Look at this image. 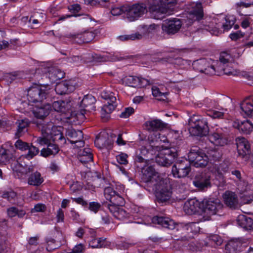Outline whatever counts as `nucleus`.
I'll return each instance as SVG.
<instances>
[{"label": "nucleus", "instance_id": "44", "mask_svg": "<svg viewBox=\"0 0 253 253\" xmlns=\"http://www.w3.org/2000/svg\"><path fill=\"white\" fill-rule=\"evenodd\" d=\"M253 129V124L249 120L244 121L239 125V129L245 134H249Z\"/></svg>", "mask_w": 253, "mask_h": 253}, {"label": "nucleus", "instance_id": "2", "mask_svg": "<svg viewBox=\"0 0 253 253\" xmlns=\"http://www.w3.org/2000/svg\"><path fill=\"white\" fill-rule=\"evenodd\" d=\"M233 58L230 53L228 51L221 52L219 54V59L213 62L217 75L222 73L227 75L236 76L237 72L233 67Z\"/></svg>", "mask_w": 253, "mask_h": 253}, {"label": "nucleus", "instance_id": "54", "mask_svg": "<svg viewBox=\"0 0 253 253\" xmlns=\"http://www.w3.org/2000/svg\"><path fill=\"white\" fill-rule=\"evenodd\" d=\"M113 216L118 219L122 220L127 216V213L123 208L120 207Z\"/></svg>", "mask_w": 253, "mask_h": 253}, {"label": "nucleus", "instance_id": "49", "mask_svg": "<svg viewBox=\"0 0 253 253\" xmlns=\"http://www.w3.org/2000/svg\"><path fill=\"white\" fill-rule=\"evenodd\" d=\"M51 135L53 141L60 142L61 144H64L66 142L63 134L60 131L58 130L55 134L51 133Z\"/></svg>", "mask_w": 253, "mask_h": 253}, {"label": "nucleus", "instance_id": "53", "mask_svg": "<svg viewBox=\"0 0 253 253\" xmlns=\"http://www.w3.org/2000/svg\"><path fill=\"white\" fill-rule=\"evenodd\" d=\"M152 90L154 96L158 97L159 100H165L167 93L161 92L157 87H152Z\"/></svg>", "mask_w": 253, "mask_h": 253}, {"label": "nucleus", "instance_id": "21", "mask_svg": "<svg viewBox=\"0 0 253 253\" xmlns=\"http://www.w3.org/2000/svg\"><path fill=\"white\" fill-rule=\"evenodd\" d=\"M158 26L155 24H151L149 26L147 25H142L141 27L146 31V33L143 34H140L139 32H137L135 33H133L130 35H122L118 37V38L122 41H134L136 40H140L143 37L146 35L147 34H149L150 33H152L153 31H154Z\"/></svg>", "mask_w": 253, "mask_h": 253}, {"label": "nucleus", "instance_id": "43", "mask_svg": "<svg viewBox=\"0 0 253 253\" xmlns=\"http://www.w3.org/2000/svg\"><path fill=\"white\" fill-rule=\"evenodd\" d=\"M207 157L208 158V162L211 161L216 162L219 161L221 158V153L215 149H210L207 152Z\"/></svg>", "mask_w": 253, "mask_h": 253}, {"label": "nucleus", "instance_id": "33", "mask_svg": "<svg viewBox=\"0 0 253 253\" xmlns=\"http://www.w3.org/2000/svg\"><path fill=\"white\" fill-rule=\"evenodd\" d=\"M240 108L245 115L253 116V96L245 99L240 104Z\"/></svg>", "mask_w": 253, "mask_h": 253}, {"label": "nucleus", "instance_id": "19", "mask_svg": "<svg viewBox=\"0 0 253 253\" xmlns=\"http://www.w3.org/2000/svg\"><path fill=\"white\" fill-rule=\"evenodd\" d=\"M182 26V21L176 18L167 19L162 24L163 31L168 35H173L180 30Z\"/></svg>", "mask_w": 253, "mask_h": 253}, {"label": "nucleus", "instance_id": "41", "mask_svg": "<svg viewBox=\"0 0 253 253\" xmlns=\"http://www.w3.org/2000/svg\"><path fill=\"white\" fill-rule=\"evenodd\" d=\"M17 124V131L15 133V138L21 137L27 131V127L28 126L27 121L23 120L19 121Z\"/></svg>", "mask_w": 253, "mask_h": 253}, {"label": "nucleus", "instance_id": "3", "mask_svg": "<svg viewBox=\"0 0 253 253\" xmlns=\"http://www.w3.org/2000/svg\"><path fill=\"white\" fill-rule=\"evenodd\" d=\"M176 0H160L159 4L154 1L149 6V10L154 15L155 18L160 19L165 15H169L174 10Z\"/></svg>", "mask_w": 253, "mask_h": 253}, {"label": "nucleus", "instance_id": "13", "mask_svg": "<svg viewBox=\"0 0 253 253\" xmlns=\"http://www.w3.org/2000/svg\"><path fill=\"white\" fill-rule=\"evenodd\" d=\"M187 9V19L189 20L188 24L203 19L204 11L201 2H192L188 6Z\"/></svg>", "mask_w": 253, "mask_h": 253}, {"label": "nucleus", "instance_id": "63", "mask_svg": "<svg viewBox=\"0 0 253 253\" xmlns=\"http://www.w3.org/2000/svg\"><path fill=\"white\" fill-rule=\"evenodd\" d=\"M20 108L24 109L25 112H30L32 110V107L31 105L30 104V100L28 98L27 100H25L22 101Z\"/></svg>", "mask_w": 253, "mask_h": 253}, {"label": "nucleus", "instance_id": "42", "mask_svg": "<svg viewBox=\"0 0 253 253\" xmlns=\"http://www.w3.org/2000/svg\"><path fill=\"white\" fill-rule=\"evenodd\" d=\"M89 246L92 248L105 247L109 245L106 239L103 238H95L90 241Z\"/></svg>", "mask_w": 253, "mask_h": 253}, {"label": "nucleus", "instance_id": "23", "mask_svg": "<svg viewBox=\"0 0 253 253\" xmlns=\"http://www.w3.org/2000/svg\"><path fill=\"white\" fill-rule=\"evenodd\" d=\"M51 110V106L48 103L33 106V114L36 118L40 119H43L46 117Z\"/></svg>", "mask_w": 253, "mask_h": 253}, {"label": "nucleus", "instance_id": "16", "mask_svg": "<svg viewBox=\"0 0 253 253\" xmlns=\"http://www.w3.org/2000/svg\"><path fill=\"white\" fill-rule=\"evenodd\" d=\"M96 99L94 96L91 95L87 94L84 96L81 102V107L83 108L80 112L78 113L77 115L81 120L85 119L84 113L85 112H90L94 111L95 106L94 103Z\"/></svg>", "mask_w": 253, "mask_h": 253}, {"label": "nucleus", "instance_id": "25", "mask_svg": "<svg viewBox=\"0 0 253 253\" xmlns=\"http://www.w3.org/2000/svg\"><path fill=\"white\" fill-rule=\"evenodd\" d=\"M67 135L70 138L69 140L72 144L79 143L77 145V147H81L84 145V141H83V133L82 131L78 130H76L74 129H68L67 131Z\"/></svg>", "mask_w": 253, "mask_h": 253}, {"label": "nucleus", "instance_id": "34", "mask_svg": "<svg viewBox=\"0 0 253 253\" xmlns=\"http://www.w3.org/2000/svg\"><path fill=\"white\" fill-rule=\"evenodd\" d=\"M148 153L149 150L144 146L141 147L138 150L134 161L135 166L142 164H148V163H149V160L146 159L145 157Z\"/></svg>", "mask_w": 253, "mask_h": 253}, {"label": "nucleus", "instance_id": "50", "mask_svg": "<svg viewBox=\"0 0 253 253\" xmlns=\"http://www.w3.org/2000/svg\"><path fill=\"white\" fill-rule=\"evenodd\" d=\"M43 178L39 172L36 171L33 174V185L38 186L43 182Z\"/></svg>", "mask_w": 253, "mask_h": 253}, {"label": "nucleus", "instance_id": "51", "mask_svg": "<svg viewBox=\"0 0 253 253\" xmlns=\"http://www.w3.org/2000/svg\"><path fill=\"white\" fill-rule=\"evenodd\" d=\"M199 219L197 222H191L188 223L186 226V229L188 231L193 233H197L200 231V227L198 225V222H199Z\"/></svg>", "mask_w": 253, "mask_h": 253}, {"label": "nucleus", "instance_id": "26", "mask_svg": "<svg viewBox=\"0 0 253 253\" xmlns=\"http://www.w3.org/2000/svg\"><path fill=\"white\" fill-rule=\"evenodd\" d=\"M75 88V87L71 81H64L56 84L55 91L57 94L63 95L73 91Z\"/></svg>", "mask_w": 253, "mask_h": 253}, {"label": "nucleus", "instance_id": "31", "mask_svg": "<svg viewBox=\"0 0 253 253\" xmlns=\"http://www.w3.org/2000/svg\"><path fill=\"white\" fill-rule=\"evenodd\" d=\"M152 221L154 224H158L169 229L172 230L175 228L174 221L167 217L155 216L152 218Z\"/></svg>", "mask_w": 253, "mask_h": 253}, {"label": "nucleus", "instance_id": "15", "mask_svg": "<svg viewBox=\"0 0 253 253\" xmlns=\"http://www.w3.org/2000/svg\"><path fill=\"white\" fill-rule=\"evenodd\" d=\"M50 89L48 85L33 84V102H41L46 99Z\"/></svg>", "mask_w": 253, "mask_h": 253}, {"label": "nucleus", "instance_id": "35", "mask_svg": "<svg viewBox=\"0 0 253 253\" xmlns=\"http://www.w3.org/2000/svg\"><path fill=\"white\" fill-rule=\"evenodd\" d=\"M64 75L65 73L63 71L56 67L50 68L47 74L51 83H54L60 80L64 77Z\"/></svg>", "mask_w": 253, "mask_h": 253}, {"label": "nucleus", "instance_id": "48", "mask_svg": "<svg viewBox=\"0 0 253 253\" xmlns=\"http://www.w3.org/2000/svg\"><path fill=\"white\" fill-rule=\"evenodd\" d=\"M15 147L21 150V151H26L31 150L28 143L23 141L21 139L17 140L15 143Z\"/></svg>", "mask_w": 253, "mask_h": 253}, {"label": "nucleus", "instance_id": "20", "mask_svg": "<svg viewBox=\"0 0 253 253\" xmlns=\"http://www.w3.org/2000/svg\"><path fill=\"white\" fill-rule=\"evenodd\" d=\"M194 185L199 190H206L211 187V176L209 173H201L197 174L193 181Z\"/></svg>", "mask_w": 253, "mask_h": 253}, {"label": "nucleus", "instance_id": "10", "mask_svg": "<svg viewBox=\"0 0 253 253\" xmlns=\"http://www.w3.org/2000/svg\"><path fill=\"white\" fill-rule=\"evenodd\" d=\"M189 163L196 168H204L208 163L206 154L197 148L191 149L188 154Z\"/></svg>", "mask_w": 253, "mask_h": 253}, {"label": "nucleus", "instance_id": "9", "mask_svg": "<svg viewBox=\"0 0 253 253\" xmlns=\"http://www.w3.org/2000/svg\"><path fill=\"white\" fill-rule=\"evenodd\" d=\"M101 96L102 98L109 101L107 104L103 105L101 111L102 118L104 119V121H107L110 118V114L112 113L117 105V99L115 96V93L112 92L103 91L102 92Z\"/></svg>", "mask_w": 253, "mask_h": 253}, {"label": "nucleus", "instance_id": "52", "mask_svg": "<svg viewBox=\"0 0 253 253\" xmlns=\"http://www.w3.org/2000/svg\"><path fill=\"white\" fill-rule=\"evenodd\" d=\"M65 102L64 101H54L52 103V107L53 109L57 112H64V107Z\"/></svg>", "mask_w": 253, "mask_h": 253}, {"label": "nucleus", "instance_id": "40", "mask_svg": "<svg viewBox=\"0 0 253 253\" xmlns=\"http://www.w3.org/2000/svg\"><path fill=\"white\" fill-rule=\"evenodd\" d=\"M241 247V243L237 240L229 241L226 246L225 250L227 253H236L239 251Z\"/></svg>", "mask_w": 253, "mask_h": 253}, {"label": "nucleus", "instance_id": "6", "mask_svg": "<svg viewBox=\"0 0 253 253\" xmlns=\"http://www.w3.org/2000/svg\"><path fill=\"white\" fill-rule=\"evenodd\" d=\"M150 146L152 151L158 152L156 157V162L160 166L164 167L170 166L177 157V154L174 149L165 148L161 150V147L158 145Z\"/></svg>", "mask_w": 253, "mask_h": 253}, {"label": "nucleus", "instance_id": "57", "mask_svg": "<svg viewBox=\"0 0 253 253\" xmlns=\"http://www.w3.org/2000/svg\"><path fill=\"white\" fill-rule=\"evenodd\" d=\"M128 156L125 153H121L116 156L117 162L121 165H126L128 163L127 160Z\"/></svg>", "mask_w": 253, "mask_h": 253}, {"label": "nucleus", "instance_id": "45", "mask_svg": "<svg viewBox=\"0 0 253 253\" xmlns=\"http://www.w3.org/2000/svg\"><path fill=\"white\" fill-rule=\"evenodd\" d=\"M2 197L7 199L10 203H14L17 198V194L12 190L3 192Z\"/></svg>", "mask_w": 253, "mask_h": 253}, {"label": "nucleus", "instance_id": "29", "mask_svg": "<svg viewBox=\"0 0 253 253\" xmlns=\"http://www.w3.org/2000/svg\"><path fill=\"white\" fill-rule=\"evenodd\" d=\"M146 129L148 131H157L166 128L167 124L159 119H154L146 121L144 124Z\"/></svg>", "mask_w": 253, "mask_h": 253}, {"label": "nucleus", "instance_id": "59", "mask_svg": "<svg viewBox=\"0 0 253 253\" xmlns=\"http://www.w3.org/2000/svg\"><path fill=\"white\" fill-rule=\"evenodd\" d=\"M9 160V156L7 154V150L4 149H0V162L6 163Z\"/></svg>", "mask_w": 253, "mask_h": 253}, {"label": "nucleus", "instance_id": "11", "mask_svg": "<svg viewBox=\"0 0 253 253\" xmlns=\"http://www.w3.org/2000/svg\"><path fill=\"white\" fill-rule=\"evenodd\" d=\"M211 60L203 58L194 61L192 66L194 70L209 75H217L215 65Z\"/></svg>", "mask_w": 253, "mask_h": 253}, {"label": "nucleus", "instance_id": "22", "mask_svg": "<svg viewBox=\"0 0 253 253\" xmlns=\"http://www.w3.org/2000/svg\"><path fill=\"white\" fill-rule=\"evenodd\" d=\"M123 82L124 84L133 87H144L149 84L148 80L133 76L125 77Z\"/></svg>", "mask_w": 253, "mask_h": 253}, {"label": "nucleus", "instance_id": "61", "mask_svg": "<svg viewBox=\"0 0 253 253\" xmlns=\"http://www.w3.org/2000/svg\"><path fill=\"white\" fill-rule=\"evenodd\" d=\"M230 166V162L228 160H225L220 164L218 167V170L221 172H226L228 171Z\"/></svg>", "mask_w": 253, "mask_h": 253}, {"label": "nucleus", "instance_id": "56", "mask_svg": "<svg viewBox=\"0 0 253 253\" xmlns=\"http://www.w3.org/2000/svg\"><path fill=\"white\" fill-rule=\"evenodd\" d=\"M209 240L211 243L216 246H220L222 243V239L217 235H212L209 237Z\"/></svg>", "mask_w": 253, "mask_h": 253}, {"label": "nucleus", "instance_id": "14", "mask_svg": "<svg viewBox=\"0 0 253 253\" xmlns=\"http://www.w3.org/2000/svg\"><path fill=\"white\" fill-rule=\"evenodd\" d=\"M228 131L226 128H216V130L209 135L210 141L216 146H223L227 143V136Z\"/></svg>", "mask_w": 253, "mask_h": 253}, {"label": "nucleus", "instance_id": "37", "mask_svg": "<svg viewBox=\"0 0 253 253\" xmlns=\"http://www.w3.org/2000/svg\"><path fill=\"white\" fill-rule=\"evenodd\" d=\"M199 203L194 199H190L186 201L183 206L184 211L188 214H194L197 211Z\"/></svg>", "mask_w": 253, "mask_h": 253}, {"label": "nucleus", "instance_id": "46", "mask_svg": "<svg viewBox=\"0 0 253 253\" xmlns=\"http://www.w3.org/2000/svg\"><path fill=\"white\" fill-rule=\"evenodd\" d=\"M225 22L222 24V27L224 30H228L234 25L235 18L232 16H226Z\"/></svg>", "mask_w": 253, "mask_h": 253}, {"label": "nucleus", "instance_id": "17", "mask_svg": "<svg viewBox=\"0 0 253 253\" xmlns=\"http://www.w3.org/2000/svg\"><path fill=\"white\" fill-rule=\"evenodd\" d=\"M190 171V164L186 160L176 162L172 168V173L175 177H185Z\"/></svg>", "mask_w": 253, "mask_h": 253}, {"label": "nucleus", "instance_id": "38", "mask_svg": "<svg viewBox=\"0 0 253 253\" xmlns=\"http://www.w3.org/2000/svg\"><path fill=\"white\" fill-rule=\"evenodd\" d=\"M90 57H93L94 59V62L96 63L115 61L120 60L119 58L116 55H111L110 54L102 55L101 54L93 53V55H90Z\"/></svg>", "mask_w": 253, "mask_h": 253}, {"label": "nucleus", "instance_id": "32", "mask_svg": "<svg viewBox=\"0 0 253 253\" xmlns=\"http://www.w3.org/2000/svg\"><path fill=\"white\" fill-rule=\"evenodd\" d=\"M152 221L154 224H158L169 229L172 230L175 228L174 221L167 217L155 216L152 218Z\"/></svg>", "mask_w": 253, "mask_h": 253}, {"label": "nucleus", "instance_id": "55", "mask_svg": "<svg viewBox=\"0 0 253 253\" xmlns=\"http://www.w3.org/2000/svg\"><path fill=\"white\" fill-rule=\"evenodd\" d=\"M126 6L124 5L122 7H116L112 8L111 10V12L113 15H119L122 13H126Z\"/></svg>", "mask_w": 253, "mask_h": 253}, {"label": "nucleus", "instance_id": "24", "mask_svg": "<svg viewBox=\"0 0 253 253\" xmlns=\"http://www.w3.org/2000/svg\"><path fill=\"white\" fill-rule=\"evenodd\" d=\"M39 143L41 144L47 145L46 149L44 148L41 150V155L47 157L51 155H55L59 152V147L55 144L49 143V139L46 138H42L39 139Z\"/></svg>", "mask_w": 253, "mask_h": 253}, {"label": "nucleus", "instance_id": "62", "mask_svg": "<svg viewBox=\"0 0 253 253\" xmlns=\"http://www.w3.org/2000/svg\"><path fill=\"white\" fill-rule=\"evenodd\" d=\"M104 138L101 136H96L94 141V144L95 146L100 149L103 148V147H105L106 144L104 143Z\"/></svg>", "mask_w": 253, "mask_h": 253}, {"label": "nucleus", "instance_id": "64", "mask_svg": "<svg viewBox=\"0 0 253 253\" xmlns=\"http://www.w3.org/2000/svg\"><path fill=\"white\" fill-rule=\"evenodd\" d=\"M100 207H101V205L100 203H97V202H92L89 203V206H88V209L90 211H93L95 213H96L98 211V210H99Z\"/></svg>", "mask_w": 253, "mask_h": 253}, {"label": "nucleus", "instance_id": "8", "mask_svg": "<svg viewBox=\"0 0 253 253\" xmlns=\"http://www.w3.org/2000/svg\"><path fill=\"white\" fill-rule=\"evenodd\" d=\"M201 206L203 213L201 215L202 217L199 218V221L201 222L210 220L211 216L216 214L223 207L222 204L217 199L215 200H205L202 202Z\"/></svg>", "mask_w": 253, "mask_h": 253}, {"label": "nucleus", "instance_id": "58", "mask_svg": "<svg viewBox=\"0 0 253 253\" xmlns=\"http://www.w3.org/2000/svg\"><path fill=\"white\" fill-rule=\"evenodd\" d=\"M134 112V110L132 107L126 108L125 110L120 115V117L122 118H127L133 114Z\"/></svg>", "mask_w": 253, "mask_h": 253}, {"label": "nucleus", "instance_id": "18", "mask_svg": "<svg viewBox=\"0 0 253 253\" xmlns=\"http://www.w3.org/2000/svg\"><path fill=\"white\" fill-rule=\"evenodd\" d=\"M126 17L129 21H133L144 14L146 11L144 4H134L132 6H126Z\"/></svg>", "mask_w": 253, "mask_h": 253}, {"label": "nucleus", "instance_id": "4", "mask_svg": "<svg viewBox=\"0 0 253 253\" xmlns=\"http://www.w3.org/2000/svg\"><path fill=\"white\" fill-rule=\"evenodd\" d=\"M149 163L146 165L144 164L137 165L136 167L141 169L142 173L141 180L145 184L144 187L147 188H154V185L163 177L155 171L152 166H149Z\"/></svg>", "mask_w": 253, "mask_h": 253}, {"label": "nucleus", "instance_id": "36", "mask_svg": "<svg viewBox=\"0 0 253 253\" xmlns=\"http://www.w3.org/2000/svg\"><path fill=\"white\" fill-rule=\"evenodd\" d=\"M238 224L246 230L253 229V219L245 215H240L237 219Z\"/></svg>", "mask_w": 253, "mask_h": 253}, {"label": "nucleus", "instance_id": "27", "mask_svg": "<svg viewBox=\"0 0 253 253\" xmlns=\"http://www.w3.org/2000/svg\"><path fill=\"white\" fill-rule=\"evenodd\" d=\"M225 204L231 209H236L238 207V197L235 193L226 191L223 195Z\"/></svg>", "mask_w": 253, "mask_h": 253}, {"label": "nucleus", "instance_id": "12", "mask_svg": "<svg viewBox=\"0 0 253 253\" xmlns=\"http://www.w3.org/2000/svg\"><path fill=\"white\" fill-rule=\"evenodd\" d=\"M236 143L238 157L245 162L248 161L253 150L251 149L249 141L244 137H238L236 138Z\"/></svg>", "mask_w": 253, "mask_h": 253}, {"label": "nucleus", "instance_id": "28", "mask_svg": "<svg viewBox=\"0 0 253 253\" xmlns=\"http://www.w3.org/2000/svg\"><path fill=\"white\" fill-rule=\"evenodd\" d=\"M104 195L107 200L111 203L123 204L124 199L111 187H107L104 189Z\"/></svg>", "mask_w": 253, "mask_h": 253}, {"label": "nucleus", "instance_id": "47", "mask_svg": "<svg viewBox=\"0 0 253 253\" xmlns=\"http://www.w3.org/2000/svg\"><path fill=\"white\" fill-rule=\"evenodd\" d=\"M207 243L204 241L200 242L196 241L195 242H191L189 244L190 249L193 251H200L202 248L207 246Z\"/></svg>", "mask_w": 253, "mask_h": 253}, {"label": "nucleus", "instance_id": "1", "mask_svg": "<svg viewBox=\"0 0 253 253\" xmlns=\"http://www.w3.org/2000/svg\"><path fill=\"white\" fill-rule=\"evenodd\" d=\"M32 150L22 155L20 158V163L15 161L11 164V168L15 177L25 180L28 179V183L32 185V174L30 173L32 167Z\"/></svg>", "mask_w": 253, "mask_h": 253}, {"label": "nucleus", "instance_id": "39", "mask_svg": "<svg viewBox=\"0 0 253 253\" xmlns=\"http://www.w3.org/2000/svg\"><path fill=\"white\" fill-rule=\"evenodd\" d=\"M162 60L169 62L170 64H173L180 67H181L183 66L188 64L187 60H184L179 57H174L170 55L162 59Z\"/></svg>", "mask_w": 253, "mask_h": 253}, {"label": "nucleus", "instance_id": "7", "mask_svg": "<svg viewBox=\"0 0 253 253\" xmlns=\"http://www.w3.org/2000/svg\"><path fill=\"white\" fill-rule=\"evenodd\" d=\"M189 132L191 135L202 137L206 136L209 131L207 121L200 116L193 115L189 120Z\"/></svg>", "mask_w": 253, "mask_h": 253}, {"label": "nucleus", "instance_id": "30", "mask_svg": "<svg viewBox=\"0 0 253 253\" xmlns=\"http://www.w3.org/2000/svg\"><path fill=\"white\" fill-rule=\"evenodd\" d=\"M70 36L74 39L75 42L81 44L91 42L94 39L95 36L93 32H87L83 34H77Z\"/></svg>", "mask_w": 253, "mask_h": 253}, {"label": "nucleus", "instance_id": "60", "mask_svg": "<svg viewBox=\"0 0 253 253\" xmlns=\"http://www.w3.org/2000/svg\"><path fill=\"white\" fill-rule=\"evenodd\" d=\"M55 241L53 239H49L47 242V246L46 247V250L51 252L53 250H54L57 249L59 247V245H56L55 244Z\"/></svg>", "mask_w": 253, "mask_h": 253}, {"label": "nucleus", "instance_id": "5", "mask_svg": "<svg viewBox=\"0 0 253 253\" xmlns=\"http://www.w3.org/2000/svg\"><path fill=\"white\" fill-rule=\"evenodd\" d=\"M160 181L154 185V188L148 189L149 191L155 190L157 200L159 203H164L169 201L172 196V188L167 178H161Z\"/></svg>", "mask_w": 253, "mask_h": 253}]
</instances>
